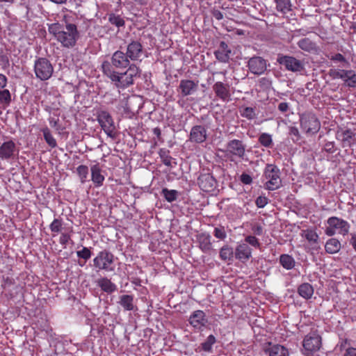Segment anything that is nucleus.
Here are the masks:
<instances>
[{
	"instance_id": "nucleus-1",
	"label": "nucleus",
	"mask_w": 356,
	"mask_h": 356,
	"mask_svg": "<svg viewBox=\"0 0 356 356\" xmlns=\"http://www.w3.org/2000/svg\"><path fill=\"white\" fill-rule=\"evenodd\" d=\"M81 21V17L70 11L63 15L61 23L49 25L48 30L64 47H73L80 36L78 26Z\"/></svg>"
},
{
	"instance_id": "nucleus-2",
	"label": "nucleus",
	"mask_w": 356,
	"mask_h": 356,
	"mask_svg": "<svg viewBox=\"0 0 356 356\" xmlns=\"http://www.w3.org/2000/svg\"><path fill=\"white\" fill-rule=\"evenodd\" d=\"M107 74L110 75L111 81L118 88L124 89L134 83V79L140 76L141 70L136 64H129L124 72L111 71L110 65H106Z\"/></svg>"
},
{
	"instance_id": "nucleus-3",
	"label": "nucleus",
	"mask_w": 356,
	"mask_h": 356,
	"mask_svg": "<svg viewBox=\"0 0 356 356\" xmlns=\"http://www.w3.org/2000/svg\"><path fill=\"white\" fill-rule=\"evenodd\" d=\"M130 64V59L122 51L118 50L114 52L111 56V61L105 60L102 64L103 74L110 79V75L107 74V65H110L111 71H115V69H124Z\"/></svg>"
},
{
	"instance_id": "nucleus-4",
	"label": "nucleus",
	"mask_w": 356,
	"mask_h": 356,
	"mask_svg": "<svg viewBox=\"0 0 356 356\" xmlns=\"http://www.w3.org/2000/svg\"><path fill=\"white\" fill-rule=\"evenodd\" d=\"M326 222L327 227L325 233L329 236H332L337 233L345 236L349 232L350 224L342 218L332 216L327 220Z\"/></svg>"
},
{
	"instance_id": "nucleus-5",
	"label": "nucleus",
	"mask_w": 356,
	"mask_h": 356,
	"mask_svg": "<svg viewBox=\"0 0 356 356\" xmlns=\"http://www.w3.org/2000/svg\"><path fill=\"white\" fill-rule=\"evenodd\" d=\"M97 119L106 134L112 139H115L118 136V132L110 113L106 111H99L97 113Z\"/></svg>"
},
{
	"instance_id": "nucleus-6",
	"label": "nucleus",
	"mask_w": 356,
	"mask_h": 356,
	"mask_svg": "<svg viewBox=\"0 0 356 356\" xmlns=\"http://www.w3.org/2000/svg\"><path fill=\"white\" fill-rule=\"evenodd\" d=\"M264 177L266 179L265 187L269 191L277 189L281 186L280 170L275 165L267 164L264 170Z\"/></svg>"
},
{
	"instance_id": "nucleus-7",
	"label": "nucleus",
	"mask_w": 356,
	"mask_h": 356,
	"mask_svg": "<svg viewBox=\"0 0 356 356\" xmlns=\"http://www.w3.org/2000/svg\"><path fill=\"white\" fill-rule=\"evenodd\" d=\"M34 72L37 79L40 81H47L51 77L54 67L47 58H38L34 63Z\"/></svg>"
},
{
	"instance_id": "nucleus-8",
	"label": "nucleus",
	"mask_w": 356,
	"mask_h": 356,
	"mask_svg": "<svg viewBox=\"0 0 356 356\" xmlns=\"http://www.w3.org/2000/svg\"><path fill=\"white\" fill-rule=\"evenodd\" d=\"M92 261L93 266L97 271H112L113 270L114 255L107 250L99 252Z\"/></svg>"
},
{
	"instance_id": "nucleus-9",
	"label": "nucleus",
	"mask_w": 356,
	"mask_h": 356,
	"mask_svg": "<svg viewBox=\"0 0 356 356\" xmlns=\"http://www.w3.org/2000/svg\"><path fill=\"white\" fill-rule=\"evenodd\" d=\"M246 145L241 140H229L225 146V152L231 161L235 159H243L245 156Z\"/></svg>"
},
{
	"instance_id": "nucleus-10",
	"label": "nucleus",
	"mask_w": 356,
	"mask_h": 356,
	"mask_svg": "<svg viewBox=\"0 0 356 356\" xmlns=\"http://www.w3.org/2000/svg\"><path fill=\"white\" fill-rule=\"evenodd\" d=\"M301 129L307 134H316L321 127V123L316 116L312 113H305L300 116Z\"/></svg>"
},
{
	"instance_id": "nucleus-11",
	"label": "nucleus",
	"mask_w": 356,
	"mask_h": 356,
	"mask_svg": "<svg viewBox=\"0 0 356 356\" xmlns=\"http://www.w3.org/2000/svg\"><path fill=\"white\" fill-rule=\"evenodd\" d=\"M302 345L306 354L316 352L321 346V337L316 332H311L305 337Z\"/></svg>"
},
{
	"instance_id": "nucleus-12",
	"label": "nucleus",
	"mask_w": 356,
	"mask_h": 356,
	"mask_svg": "<svg viewBox=\"0 0 356 356\" xmlns=\"http://www.w3.org/2000/svg\"><path fill=\"white\" fill-rule=\"evenodd\" d=\"M197 184L202 191L211 193L215 191L217 181L211 173L203 172L197 178Z\"/></svg>"
},
{
	"instance_id": "nucleus-13",
	"label": "nucleus",
	"mask_w": 356,
	"mask_h": 356,
	"mask_svg": "<svg viewBox=\"0 0 356 356\" xmlns=\"http://www.w3.org/2000/svg\"><path fill=\"white\" fill-rule=\"evenodd\" d=\"M277 61L291 72H300L304 69L303 63L293 56H279Z\"/></svg>"
},
{
	"instance_id": "nucleus-14",
	"label": "nucleus",
	"mask_w": 356,
	"mask_h": 356,
	"mask_svg": "<svg viewBox=\"0 0 356 356\" xmlns=\"http://www.w3.org/2000/svg\"><path fill=\"white\" fill-rule=\"evenodd\" d=\"M19 154V149L13 140L3 143L0 145V158L2 160H13Z\"/></svg>"
},
{
	"instance_id": "nucleus-15",
	"label": "nucleus",
	"mask_w": 356,
	"mask_h": 356,
	"mask_svg": "<svg viewBox=\"0 0 356 356\" xmlns=\"http://www.w3.org/2000/svg\"><path fill=\"white\" fill-rule=\"evenodd\" d=\"M213 90L216 97L224 102H228L231 99L230 86L221 81H217L213 86Z\"/></svg>"
},
{
	"instance_id": "nucleus-16",
	"label": "nucleus",
	"mask_w": 356,
	"mask_h": 356,
	"mask_svg": "<svg viewBox=\"0 0 356 356\" xmlns=\"http://www.w3.org/2000/svg\"><path fill=\"white\" fill-rule=\"evenodd\" d=\"M248 66L250 72L260 75L266 70V60L260 56H254L248 60Z\"/></svg>"
},
{
	"instance_id": "nucleus-17",
	"label": "nucleus",
	"mask_w": 356,
	"mask_h": 356,
	"mask_svg": "<svg viewBox=\"0 0 356 356\" xmlns=\"http://www.w3.org/2000/svg\"><path fill=\"white\" fill-rule=\"evenodd\" d=\"M143 53V47L138 41H132L127 47L126 54L131 61L140 60Z\"/></svg>"
},
{
	"instance_id": "nucleus-18",
	"label": "nucleus",
	"mask_w": 356,
	"mask_h": 356,
	"mask_svg": "<svg viewBox=\"0 0 356 356\" xmlns=\"http://www.w3.org/2000/svg\"><path fill=\"white\" fill-rule=\"evenodd\" d=\"M188 322L195 329L202 330L207 324L208 320L203 311L196 310L190 316Z\"/></svg>"
},
{
	"instance_id": "nucleus-19",
	"label": "nucleus",
	"mask_w": 356,
	"mask_h": 356,
	"mask_svg": "<svg viewBox=\"0 0 356 356\" xmlns=\"http://www.w3.org/2000/svg\"><path fill=\"white\" fill-rule=\"evenodd\" d=\"M207 129L202 125L193 126L190 131L189 140L192 143H202L207 138Z\"/></svg>"
},
{
	"instance_id": "nucleus-20",
	"label": "nucleus",
	"mask_w": 356,
	"mask_h": 356,
	"mask_svg": "<svg viewBox=\"0 0 356 356\" xmlns=\"http://www.w3.org/2000/svg\"><path fill=\"white\" fill-rule=\"evenodd\" d=\"M198 88V81L189 79L181 80L178 90L181 92L183 97L188 96L197 91Z\"/></svg>"
},
{
	"instance_id": "nucleus-21",
	"label": "nucleus",
	"mask_w": 356,
	"mask_h": 356,
	"mask_svg": "<svg viewBox=\"0 0 356 356\" xmlns=\"http://www.w3.org/2000/svg\"><path fill=\"white\" fill-rule=\"evenodd\" d=\"M232 51L227 43L224 41L220 42L219 47L214 51L216 59L222 63H228L230 59V54Z\"/></svg>"
},
{
	"instance_id": "nucleus-22",
	"label": "nucleus",
	"mask_w": 356,
	"mask_h": 356,
	"mask_svg": "<svg viewBox=\"0 0 356 356\" xmlns=\"http://www.w3.org/2000/svg\"><path fill=\"white\" fill-rule=\"evenodd\" d=\"M234 256L237 259L245 262L251 257L252 250L248 244L240 243L234 250Z\"/></svg>"
},
{
	"instance_id": "nucleus-23",
	"label": "nucleus",
	"mask_w": 356,
	"mask_h": 356,
	"mask_svg": "<svg viewBox=\"0 0 356 356\" xmlns=\"http://www.w3.org/2000/svg\"><path fill=\"white\" fill-rule=\"evenodd\" d=\"M91 179L96 187H100L103 185L105 180L104 176L102 174V168L99 163L95 164L90 168Z\"/></svg>"
},
{
	"instance_id": "nucleus-24",
	"label": "nucleus",
	"mask_w": 356,
	"mask_h": 356,
	"mask_svg": "<svg viewBox=\"0 0 356 356\" xmlns=\"http://www.w3.org/2000/svg\"><path fill=\"white\" fill-rule=\"evenodd\" d=\"M199 247L204 252H209L212 248L211 236L207 233H200L197 235Z\"/></svg>"
},
{
	"instance_id": "nucleus-25",
	"label": "nucleus",
	"mask_w": 356,
	"mask_h": 356,
	"mask_svg": "<svg viewBox=\"0 0 356 356\" xmlns=\"http://www.w3.org/2000/svg\"><path fill=\"white\" fill-rule=\"evenodd\" d=\"M118 303L126 311H133L136 309L134 303V296L132 295H122L119 297Z\"/></svg>"
},
{
	"instance_id": "nucleus-26",
	"label": "nucleus",
	"mask_w": 356,
	"mask_h": 356,
	"mask_svg": "<svg viewBox=\"0 0 356 356\" xmlns=\"http://www.w3.org/2000/svg\"><path fill=\"white\" fill-rule=\"evenodd\" d=\"M303 236L309 242L312 250H318L320 248L318 243L319 236L315 231L312 229H307L304 232Z\"/></svg>"
},
{
	"instance_id": "nucleus-27",
	"label": "nucleus",
	"mask_w": 356,
	"mask_h": 356,
	"mask_svg": "<svg viewBox=\"0 0 356 356\" xmlns=\"http://www.w3.org/2000/svg\"><path fill=\"white\" fill-rule=\"evenodd\" d=\"M97 284L103 291L107 293H112L117 290V286L107 277L99 279L97 281Z\"/></svg>"
},
{
	"instance_id": "nucleus-28",
	"label": "nucleus",
	"mask_w": 356,
	"mask_h": 356,
	"mask_svg": "<svg viewBox=\"0 0 356 356\" xmlns=\"http://www.w3.org/2000/svg\"><path fill=\"white\" fill-rule=\"evenodd\" d=\"M355 133H353L350 129H346L339 131L337 133V138L338 140H341L343 143V146H350L351 140L355 137Z\"/></svg>"
},
{
	"instance_id": "nucleus-29",
	"label": "nucleus",
	"mask_w": 356,
	"mask_h": 356,
	"mask_svg": "<svg viewBox=\"0 0 356 356\" xmlns=\"http://www.w3.org/2000/svg\"><path fill=\"white\" fill-rule=\"evenodd\" d=\"M268 353L269 356H289L288 349L284 346L275 344L271 346L266 350Z\"/></svg>"
},
{
	"instance_id": "nucleus-30",
	"label": "nucleus",
	"mask_w": 356,
	"mask_h": 356,
	"mask_svg": "<svg viewBox=\"0 0 356 356\" xmlns=\"http://www.w3.org/2000/svg\"><path fill=\"white\" fill-rule=\"evenodd\" d=\"M298 293L306 300L310 299L314 294V288L309 283H303L298 286Z\"/></svg>"
},
{
	"instance_id": "nucleus-31",
	"label": "nucleus",
	"mask_w": 356,
	"mask_h": 356,
	"mask_svg": "<svg viewBox=\"0 0 356 356\" xmlns=\"http://www.w3.org/2000/svg\"><path fill=\"white\" fill-rule=\"evenodd\" d=\"M325 249L326 252L329 254L337 253L341 249V243L337 238H330L326 242Z\"/></svg>"
},
{
	"instance_id": "nucleus-32",
	"label": "nucleus",
	"mask_w": 356,
	"mask_h": 356,
	"mask_svg": "<svg viewBox=\"0 0 356 356\" xmlns=\"http://www.w3.org/2000/svg\"><path fill=\"white\" fill-rule=\"evenodd\" d=\"M280 263L282 266L286 270H291L296 265L294 259L292 257V256L287 254H283L280 255Z\"/></svg>"
},
{
	"instance_id": "nucleus-33",
	"label": "nucleus",
	"mask_w": 356,
	"mask_h": 356,
	"mask_svg": "<svg viewBox=\"0 0 356 356\" xmlns=\"http://www.w3.org/2000/svg\"><path fill=\"white\" fill-rule=\"evenodd\" d=\"M159 154L161 159L162 162L167 166L172 167L173 164L176 165L175 159L170 155V151L165 148L159 150Z\"/></svg>"
},
{
	"instance_id": "nucleus-34",
	"label": "nucleus",
	"mask_w": 356,
	"mask_h": 356,
	"mask_svg": "<svg viewBox=\"0 0 356 356\" xmlns=\"http://www.w3.org/2000/svg\"><path fill=\"white\" fill-rule=\"evenodd\" d=\"M234 255V251L228 245H223L220 250L219 257L222 261H231Z\"/></svg>"
},
{
	"instance_id": "nucleus-35",
	"label": "nucleus",
	"mask_w": 356,
	"mask_h": 356,
	"mask_svg": "<svg viewBox=\"0 0 356 356\" xmlns=\"http://www.w3.org/2000/svg\"><path fill=\"white\" fill-rule=\"evenodd\" d=\"M298 45L301 49L308 52L316 50V44L307 38L300 40Z\"/></svg>"
},
{
	"instance_id": "nucleus-36",
	"label": "nucleus",
	"mask_w": 356,
	"mask_h": 356,
	"mask_svg": "<svg viewBox=\"0 0 356 356\" xmlns=\"http://www.w3.org/2000/svg\"><path fill=\"white\" fill-rule=\"evenodd\" d=\"M108 22L117 26L118 28L124 27L125 25L124 19L120 15H116L113 13H109L107 14Z\"/></svg>"
},
{
	"instance_id": "nucleus-37",
	"label": "nucleus",
	"mask_w": 356,
	"mask_h": 356,
	"mask_svg": "<svg viewBox=\"0 0 356 356\" xmlns=\"http://www.w3.org/2000/svg\"><path fill=\"white\" fill-rule=\"evenodd\" d=\"M239 113L243 118L248 120H253L257 117L255 108L252 107L241 106L239 108Z\"/></svg>"
},
{
	"instance_id": "nucleus-38",
	"label": "nucleus",
	"mask_w": 356,
	"mask_h": 356,
	"mask_svg": "<svg viewBox=\"0 0 356 356\" xmlns=\"http://www.w3.org/2000/svg\"><path fill=\"white\" fill-rule=\"evenodd\" d=\"M276 3V9L277 11L283 14L287 13L291 10V1L290 0H274Z\"/></svg>"
},
{
	"instance_id": "nucleus-39",
	"label": "nucleus",
	"mask_w": 356,
	"mask_h": 356,
	"mask_svg": "<svg viewBox=\"0 0 356 356\" xmlns=\"http://www.w3.org/2000/svg\"><path fill=\"white\" fill-rule=\"evenodd\" d=\"M43 134L44 139L49 147L54 148L57 146L56 139L54 138L48 127H44L41 129Z\"/></svg>"
},
{
	"instance_id": "nucleus-40",
	"label": "nucleus",
	"mask_w": 356,
	"mask_h": 356,
	"mask_svg": "<svg viewBox=\"0 0 356 356\" xmlns=\"http://www.w3.org/2000/svg\"><path fill=\"white\" fill-rule=\"evenodd\" d=\"M346 75L343 78V81L347 84L348 87L355 88L356 87V73L355 71L350 70L345 71Z\"/></svg>"
},
{
	"instance_id": "nucleus-41",
	"label": "nucleus",
	"mask_w": 356,
	"mask_h": 356,
	"mask_svg": "<svg viewBox=\"0 0 356 356\" xmlns=\"http://www.w3.org/2000/svg\"><path fill=\"white\" fill-rule=\"evenodd\" d=\"M259 143L266 148H272L273 146V141L271 135L267 133H262L258 138Z\"/></svg>"
},
{
	"instance_id": "nucleus-42",
	"label": "nucleus",
	"mask_w": 356,
	"mask_h": 356,
	"mask_svg": "<svg viewBox=\"0 0 356 356\" xmlns=\"http://www.w3.org/2000/svg\"><path fill=\"white\" fill-rule=\"evenodd\" d=\"M161 194L168 202H172L177 200L179 192L176 190H169L164 188L162 189Z\"/></svg>"
},
{
	"instance_id": "nucleus-43",
	"label": "nucleus",
	"mask_w": 356,
	"mask_h": 356,
	"mask_svg": "<svg viewBox=\"0 0 356 356\" xmlns=\"http://www.w3.org/2000/svg\"><path fill=\"white\" fill-rule=\"evenodd\" d=\"M216 337L210 334L205 341L201 343V348L204 351L211 352L212 349V346L216 343Z\"/></svg>"
},
{
	"instance_id": "nucleus-44",
	"label": "nucleus",
	"mask_w": 356,
	"mask_h": 356,
	"mask_svg": "<svg viewBox=\"0 0 356 356\" xmlns=\"http://www.w3.org/2000/svg\"><path fill=\"white\" fill-rule=\"evenodd\" d=\"M76 172L79 177L81 182L82 184L85 183L88 175V168L86 165H81L76 168Z\"/></svg>"
},
{
	"instance_id": "nucleus-45",
	"label": "nucleus",
	"mask_w": 356,
	"mask_h": 356,
	"mask_svg": "<svg viewBox=\"0 0 356 356\" xmlns=\"http://www.w3.org/2000/svg\"><path fill=\"white\" fill-rule=\"evenodd\" d=\"M63 226V221L60 218H55L50 224L49 228L52 232L58 233L61 231Z\"/></svg>"
},
{
	"instance_id": "nucleus-46",
	"label": "nucleus",
	"mask_w": 356,
	"mask_h": 356,
	"mask_svg": "<svg viewBox=\"0 0 356 356\" xmlns=\"http://www.w3.org/2000/svg\"><path fill=\"white\" fill-rule=\"evenodd\" d=\"M246 244H250L255 248L259 249L261 247V243L259 241V239L256 238L254 236H248L245 238V243Z\"/></svg>"
},
{
	"instance_id": "nucleus-47",
	"label": "nucleus",
	"mask_w": 356,
	"mask_h": 356,
	"mask_svg": "<svg viewBox=\"0 0 356 356\" xmlns=\"http://www.w3.org/2000/svg\"><path fill=\"white\" fill-rule=\"evenodd\" d=\"M289 135L291 140L294 143H298L300 140V135L299 131L296 127H289Z\"/></svg>"
},
{
	"instance_id": "nucleus-48",
	"label": "nucleus",
	"mask_w": 356,
	"mask_h": 356,
	"mask_svg": "<svg viewBox=\"0 0 356 356\" xmlns=\"http://www.w3.org/2000/svg\"><path fill=\"white\" fill-rule=\"evenodd\" d=\"M78 257L87 261L91 257L92 252L90 250L86 247H83L82 250L77 251Z\"/></svg>"
},
{
	"instance_id": "nucleus-49",
	"label": "nucleus",
	"mask_w": 356,
	"mask_h": 356,
	"mask_svg": "<svg viewBox=\"0 0 356 356\" xmlns=\"http://www.w3.org/2000/svg\"><path fill=\"white\" fill-rule=\"evenodd\" d=\"M0 101L2 103L8 104L11 101V95L8 90H0Z\"/></svg>"
},
{
	"instance_id": "nucleus-50",
	"label": "nucleus",
	"mask_w": 356,
	"mask_h": 356,
	"mask_svg": "<svg viewBox=\"0 0 356 356\" xmlns=\"http://www.w3.org/2000/svg\"><path fill=\"white\" fill-rule=\"evenodd\" d=\"M213 234L216 238L220 239V240H224L227 236L225 228H224V227H222V226L218 227H215Z\"/></svg>"
},
{
	"instance_id": "nucleus-51",
	"label": "nucleus",
	"mask_w": 356,
	"mask_h": 356,
	"mask_svg": "<svg viewBox=\"0 0 356 356\" xmlns=\"http://www.w3.org/2000/svg\"><path fill=\"white\" fill-rule=\"evenodd\" d=\"M277 109L282 113H284L286 115H289V114L291 113V106L288 102H280L277 106Z\"/></svg>"
},
{
	"instance_id": "nucleus-52",
	"label": "nucleus",
	"mask_w": 356,
	"mask_h": 356,
	"mask_svg": "<svg viewBox=\"0 0 356 356\" xmlns=\"http://www.w3.org/2000/svg\"><path fill=\"white\" fill-rule=\"evenodd\" d=\"M70 241H71V236L69 233L63 232L61 234L59 238V242L62 245H63L64 248H66Z\"/></svg>"
},
{
	"instance_id": "nucleus-53",
	"label": "nucleus",
	"mask_w": 356,
	"mask_h": 356,
	"mask_svg": "<svg viewBox=\"0 0 356 356\" xmlns=\"http://www.w3.org/2000/svg\"><path fill=\"white\" fill-rule=\"evenodd\" d=\"M345 70H334L330 71V76H332L334 79H341L343 80L345 74Z\"/></svg>"
},
{
	"instance_id": "nucleus-54",
	"label": "nucleus",
	"mask_w": 356,
	"mask_h": 356,
	"mask_svg": "<svg viewBox=\"0 0 356 356\" xmlns=\"http://www.w3.org/2000/svg\"><path fill=\"white\" fill-rule=\"evenodd\" d=\"M49 122L50 126L55 129L56 131H60L61 129V126L59 123L58 118L50 117L49 118Z\"/></svg>"
},
{
	"instance_id": "nucleus-55",
	"label": "nucleus",
	"mask_w": 356,
	"mask_h": 356,
	"mask_svg": "<svg viewBox=\"0 0 356 356\" xmlns=\"http://www.w3.org/2000/svg\"><path fill=\"white\" fill-rule=\"evenodd\" d=\"M268 198L265 196H259L255 201L257 207L263 208L268 204Z\"/></svg>"
},
{
	"instance_id": "nucleus-56",
	"label": "nucleus",
	"mask_w": 356,
	"mask_h": 356,
	"mask_svg": "<svg viewBox=\"0 0 356 356\" xmlns=\"http://www.w3.org/2000/svg\"><path fill=\"white\" fill-rule=\"evenodd\" d=\"M330 60L334 62H340L348 65V63L347 62L346 58L341 54L339 53L335 54L334 55L332 56Z\"/></svg>"
},
{
	"instance_id": "nucleus-57",
	"label": "nucleus",
	"mask_w": 356,
	"mask_h": 356,
	"mask_svg": "<svg viewBox=\"0 0 356 356\" xmlns=\"http://www.w3.org/2000/svg\"><path fill=\"white\" fill-rule=\"evenodd\" d=\"M323 150L327 153H334L336 150L335 145L334 142L325 143Z\"/></svg>"
},
{
	"instance_id": "nucleus-58",
	"label": "nucleus",
	"mask_w": 356,
	"mask_h": 356,
	"mask_svg": "<svg viewBox=\"0 0 356 356\" xmlns=\"http://www.w3.org/2000/svg\"><path fill=\"white\" fill-rule=\"evenodd\" d=\"M252 231L254 234L261 236L263 234V227L259 223H254L252 225Z\"/></svg>"
},
{
	"instance_id": "nucleus-59",
	"label": "nucleus",
	"mask_w": 356,
	"mask_h": 356,
	"mask_svg": "<svg viewBox=\"0 0 356 356\" xmlns=\"http://www.w3.org/2000/svg\"><path fill=\"white\" fill-rule=\"evenodd\" d=\"M240 180L244 184H250L252 182V177L245 172L241 175Z\"/></svg>"
},
{
	"instance_id": "nucleus-60",
	"label": "nucleus",
	"mask_w": 356,
	"mask_h": 356,
	"mask_svg": "<svg viewBox=\"0 0 356 356\" xmlns=\"http://www.w3.org/2000/svg\"><path fill=\"white\" fill-rule=\"evenodd\" d=\"M343 356H356V348L348 347L345 350Z\"/></svg>"
},
{
	"instance_id": "nucleus-61",
	"label": "nucleus",
	"mask_w": 356,
	"mask_h": 356,
	"mask_svg": "<svg viewBox=\"0 0 356 356\" xmlns=\"http://www.w3.org/2000/svg\"><path fill=\"white\" fill-rule=\"evenodd\" d=\"M7 82V77L3 74H0V90L4 88L6 86Z\"/></svg>"
},
{
	"instance_id": "nucleus-62",
	"label": "nucleus",
	"mask_w": 356,
	"mask_h": 356,
	"mask_svg": "<svg viewBox=\"0 0 356 356\" xmlns=\"http://www.w3.org/2000/svg\"><path fill=\"white\" fill-rule=\"evenodd\" d=\"M213 15L218 20H220L223 17V15H222V13L220 11H219V10H215L213 13Z\"/></svg>"
},
{
	"instance_id": "nucleus-63",
	"label": "nucleus",
	"mask_w": 356,
	"mask_h": 356,
	"mask_svg": "<svg viewBox=\"0 0 356 356\" xmlns=\"http://www.w3.org/2000/svg\"><path fill=\"white\" fill-rule=\"evenodd\" d=\"M351 236L350 244L352 245L353 249L356 251V234H353Z\"/></svg>"
},
{
	"instance_id": "nucleus-64",
	"label": "nucleus",
	"mask_w": 356,
	"mask_h": 356,
	"mask_svg": "<svg viewBox=\"0 0 356 356\" xmlns=\"http://www.w3.org/2000/svg\"><path fill=\"white\" fill-rule=\"evenodd\" d=\"M131 283L136 286H141V280L140 278L134 277L131 280Z\"/></svg>"
}]
</instances>
